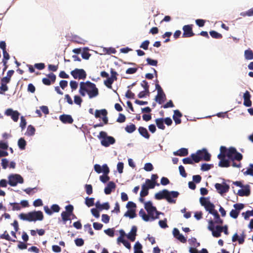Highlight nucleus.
<instances>
[{
	"label": "nucleus",
	"mask_w": 253,
	"mask_h": 253,
	"mask_svg": "<svg viewBox=\"0 0 253 253\" xmlns=\"http://www.w3.org/2000/svg\"><path fill=\"white\" fill-rule=\"evenodd\" d=\"M36 129L35 127L29 125L28 126L27 129V131L25 133V134L28 136H32L35 134Z\"/></svg>",
	"instance_id": "36"
},
{
	"label": "nucleus",
	"mask_w": 253,
	"mask_h": 253,
	"mask_svg": "<svg viewBox=\"0 0 253 253\" xmlns=\"http://www.w3.org/2000/svg\"><path fill=\"white\" fill-rule=\"evenodd\" d=\"M211 214H212L214 217L215 220L213 221L214 223H215L219 224H223V220L220 218V216L216 210L212 212Z\"/></svg>",
	"instance_id": "27"
},
{
	"label": "nucleus",
	"mask_w": 253,
	"mask_h": 253,
	"mask_svg": "<svg viewBox=\"0 0 253 253\" xmlns=\"http://www.w3.org/2000/svg\"><path fill=\"white\" fill-rule=\"evenodd\" d=\"M47 78H44L42 79V83L46 85H50L51 84H53L56 79L55 75L52 73H50L47 75Z\"/></svg>",
	"instance_id": "16"
},
{
	"label": "nucleus",
	"mask_w": 253,
	"mask_h": 253,
	"mask_svg": "<svg viewBox=\"0 0 253 253\" xmlns=\"http://www.w3.org/2000/svg\"><path fill=\"white\" fill-rule=\"evenodd\" d=\"M0 238L2 239H5L8 241H11L13 242H16L15 240H12L11 239L10 236L9 235L8 233H7V232L6 231H5L4 232L3 234H1L0 236Z\"/></svg>",
	"instance_id": "44"
},
{
	"label": "nucleus",
	"mask_w": 253,
	"mask_h": 253,
	"mask_svg": "<svg viewBox=\"0 0 253 253\" xmlns=\"http://www.w3.org/2000/svg\"><path fill=\"white\" fill-rule=\"evenodd\" d=\"M145 184L146 185V187L148 189H153L155 185H159V183H155L154 182L151 181V180L149 179L146 180Z\"/></svg>",
	"instance_id": "37"
},
{
	"label": "nucleus",
	"mask_w": 253,
	"mask_h": 253,
	"mask_svg": "<svg viewBox=\"0 0 253 253\" xmlns=\"http://www.w3.org/2000/svg\"><path fill=\"white\" fill-rule=\"evenodd\" d=\"M218 166L222 168H227L230 166V163L228 160L223 159L220 161Z\"/></svg>",
	"instance_id": "40"
},
{
	"label": "nucleus",
	"mask_w": 253,
	"mask_h": 253,
	"mask_svg": "<svg viewBox=\"0 0 253 253\" xmlns=\"http://www.w3.org/2000/svg\"><path fill=\"white\" fill-rule=\"evenodd\" d=\"M142 248V245L139 242H136L134 246V253H143Z\"/></svg>",
	"instance_id": "31"
},
{
	"label": "nucleus",
	"mask_w": 253,
	"mask_h": 253,
	"mask_svg": "<svg viewBox=\"0 0 253 253\" xmlns=\"http://www.w3.org/2000/svg\"><path fill=\"white\" fill-rule=\"evenodd\" d=\"M2 52L3 55V59L2 60V62L4 65H5L6 64V60H8L10 57L9 54L7 52L6 50L2 51Z\"/></svg>",
	"instance_id": "55"
},
{
	"label": "nucleus",
	"mask_w": 253,
	"mask_h": 253,
	"mask_svg": "<svg viewBox=\"0 0 253 253\" xmlns=\"http://www.w3.org/2000/svg\"><path fill=\"white\" fill-rule=\"evenodd\" d=\"M182 117V114L178 110L174 111V115H173V119L176 124H179L181 123L180 118Z\"/></svg>",
	"instance_id": "24"
},
{
	"label": "nucleus",
	"mask_w": 253,
	"mask_h": 253,
	"mask_svg": "<svg viewBox=\"0 0 253 253\" xmlns=\"http://www.w3.org/2000/svg\"><path fill=\"white\" fill-rule=\"evenodd\" d=\"M91 212L92 214L96 218H99L100 216V213L99 211V210L95 208H93L91 209Z\"/></svg>",
	"instance_id": "59"
},
{
	"label": "nucleus",
	"mask_w": 253,
	"mask_h": 253,
	"mask_svg": "<svg viewBox=\"0 0 253 253\" xmlns=\"http://www.w3.org/2000/svg\"><path fill=\"white\" fill-rule=\"evenodd\" d=\"M138 130L140 134L144 138L146 139H149L150 138V135L145 127L143 126H140L139 127Z\"/></svg>",
	"instance_id": "26"
},
{
	"label": "nucleus",
	"mask_w": 253,
	"mask_h": 253,
	"mask_svg": "<svg viewBox=\"0 0 253 253\" xmlns=\"http://www.w3.org/2000/svg\"><path fill=\"white\" fill-rule=\"evenodd\" d=\"M210 202V201H209V198L201 197L200 199V202L201 205L204 206V207Z\"/></svg>",
	"instance_id": "50"
},
{
	"label": "nucleus",
	"mask_w": 253,
	"mask_h": 253,
	"mask_svg": "<svg viewBox=\"0 0 253 253\" xmlns=\"http://www.w3.org/2000/svg\"><path fill=\"white\" fill-rule=\"evenodd\" d=\"M144 208L147 211L149 218L150 217L152 220L159 218L160 214H163V213L157 210L156 208L153 206L151 201L145 202Z\"/></svg>",
	"instance_id": "4"
},
{
	"label": "nucleus",
	"mask_w": 253,
	"mask_h": 253,
	"mask_svg": "<svg viewBox=\"0 0 253 253\" xmlns=\"http://www.w3.org/2000/svg\"><path fill=\"white\" fill-rule=\"evenodd\" d=\"M71 74L75 79H84L86 77L85 71L82 69H75L71 72Z\"/></svg>",
	"instance_id": "10"
},
{
	"label": "nucleus",
	"mask_w": 253,
	"mask_h": 253,
	"mask_svg": "<svg viewBox=\"0 0 253 253\" xmlns=\"http://www.w3.org/2000/svg\"><path fill=\"white\" fill-rule=\"evenodd\" d=\"M156 124L157 127L161 129L164 130L165 126L164 125V119L158 118L155 120Z\"/></svg>",
	"instance_id": "29"
},
{
	"label": "nucleus",
	"mask_w": 253,
	"mask_h": 253,
	"mask_svg": "<svg viewBox=\"0 0 253 253\" xmlns=\"http://www.w3.org/2000/svg\"><path fill=\"white\" fill-rule=\"evenodd\" d=\"M75 243L77 246L81 247L84 245V240L82 238H77L75 240Z\"/></svg>",
	"instance_id": "62"
},
{
	"label": "nucleus",
	"mask_w": 253,
	"mask_h": 253,
	"mask_svg": "<svg viewBox=\"0 0 253 253\" xmlns=\"http://www.w3.org/2000/svg\"><path fill=\"white\" fill-rule=\"evenodd\" d=\"M94 198L86 197L85 199V204L88 207H91L94 205Z\"/></svg>",
	"instance_id": "47"
},
{
	"label": "nucleus",
	"mask_w": 253,
	"mask_h": 253,
	"mask_svg": "<svg viewBox=\"0 0 253 253\" xmlns=\"http://www.w3.org/2000/svg\"><path fill=\"white\" fill-rule=\"evenodd\" d=\"M179 170L180 175L182 177H186L187 176V174L185 170V169H184V168L183 166H182V165L179 166Z\"/></svg>",
	"instance_id": "60"
},
{
	"label": "nucleus",
	"mask_w": 253,
	"mask_h": 253,
	"mask_svg": "<svg viewBox=\"0 0 253 253\" xmlns=\"http://www.w3.org/2000/svg\"><path fill=\"white\" fill-rule=\"evenodd\" d=\"M214 207H215L214 204L210 202L205 207V208L207 211H209L210 213L211 214L212 212L215 211V210L214 209Z\"/></svg>",
	"instance_id": "38"
},
{
	"label": "nucleus",
	"mask_w": 253,
	"mask_h": 253,
	"mask_svg": "<svg viewBox=\"0 0 253 253\" xmlns=\"http://www.w3.org/2000/svg\"><path fill=\"white\" fill-rule=\"evenodd\" d=\"M84 228L85 231H87L90 234V235H93L94 232L92 229L91 225L89 223L85 224L84 225Z\"/></svg>",
	"instance_id": "51"
},
{
	"label": "nucleus",
	"mask_w": 253,
	"mask_h": 253,
	"mask_svg": "<svg viewBox=\"0 0 253 253\" xmlns=\"http://www.w3.org/2000/svg\"><path fill=\"white\" fill-rule=\"evenodd\" d=\"M125 129L127 132L131 133L136 130V127L135 125L130 124L129 125L126 126Z\"/></svg>",
	"instance_id": "33"
},
{
	"label": "nucleus",
	"mask_w": 253,
	"mask_h": 253,
	"mask_svg": "<svg viewBox=\"0 0 253 253\" xmlns=\"http://www.w3.org/2000/svg\"><path fill=\"white\" fill-rule=\"evenodd\" d=\"M179 193L177 191H169L167 189H164L155 195V198L158 200L165 199L169 203H175L176 200L172 198H176Z\"/></svg>",
	"instance_id": "2"
},
{
	"label": "nucleus",
	"mask_w": 253,
	"mask_h": 253,
	"mask_svg": "<svg viewBox=\"0 0 253 253\" xmlns=\"http://www.w3.org/2000/svg\"><path fill=\"white\" fill-rule=\"evenodd\" d=\"M226 156L232 161L237 160L240 161L243 159V155L237 152L234 147H230L226 153Z\"/></svg>",
	"instance_id": "7"
},
{
	"label": "nucleus",
	"mask_w": 253,
	"mask_h": 253,
	"mask_svg": "<svg viewBox=\"0 0 253 253\" xmlns=\"http://www.w3.org/2000/svg\"><path fill=\"white\" fill-rule=\"evenodd\" d=\"M167 219L165 218L164 220H161L159 221L160 226L162 228H166L168 227L167 224Z\"/></svg>",
	"instance_id": "52"
},
{
	"label": "nucleus",
	"mask_w": 253,
	"mask_h": 253,
	"mask_svg": "<svg viewBox=\"0 0 253 253\" xmlns=\"http://www.w3.org/2000/svg\"><path fill=\"white\" fill-rule=\"evenodd\" d=\"M85 189L86 193L87 195H91L92 192V185L90 184H86L85 185Z\"/></svg>",
	"instance_id": "53"
},
{
	"label": "nucleus",
	"mask_w": 253,
	"mask_h": 253,
	"mask_svg": "<svg viewBox=\"0 0 253 253\" xmlns=\"http://www.w3.org/2000/svg\"><path fill=\"white\" fill-rule=\"evenodd\" d=\"M124 216H128L130 218H134L136 216L135 213V210L131 209L128 210L125 213Z\"/></svg>",
	"instance_id": "39"
},
{
	"label": "nucleus",
	"mask_w": 253,
	"mask_h": 253,
	"mask_svg": "<svg viewBox=\"0 0 253 253\" xmlns=\"http://www.w3.org/2000/svg\"><path fill=\"white\" fill-rule=\"evenodd\" d=\"M139 215L140 216H141L142 219L145 221H148L149 220V216L148 215H147L145 211L143 210V209H141L139 212Z\"/></svg>",
	"instance_id": "42"
},
{
	"label": "nucleus",
	"mask_w": 253,
	"mask_h": 253,
	"mask_svg": "<svg viewBox=\"0 0 253 253\" xmlns=\"http://www.w3.org/2000/svg\"><path fill=\"white\" fill-rule=\"evenodd\" d=\"M110 172L109 168H108L107 164H104L103 165V174L100 176V180L103 183H106L109 180L110 177L108 175Z\"/></svg>",
	"instance_id": "14"
},
{
	"label": "nucleus",
	"mask_w": 253,
	"mask_h": 253,
	"mask_svg": "<svg viewBox=\"0 0 253 253\" xmlns=\"http://www.w3.org/2000/svg\"><path fill=\"white\" fill-rule=\"evenodd\" d=\"M26 144V141L23 138H20L18 141V145L21 150H25Z\"/></svg>",
	"instance_id": "34"
},
{
	"label": "nucleus",
	"mask_w": 253,
	"mask_h": 253,
	"mask_svg": "<svg viewBox=\"0 0 253 253\" xmlns=\"http://www.w3.org/2000/svg\"><path fill=\"white\" fill-rule=\"evenodd\" d=\"M244 55L247 60L253 59V51L251 49L246 50L244 52Z\"/></svg>",
	"instance_id": "32"
},
{
	"label": "nucleus",
	"mask_w": 253,
	"mask_h": 253,
	"mask_svg": "<svg viewBox=\"0 0 253 253\" xmlns=\"http://www.w3.org/2000/svg\"><path fill=\"white\" fill-rule=\"evenodd\" d=\"M251 94L249 91L247 90L244 94V105L246 107H250L252 105V101L250 99Z\"/></svg>",
	"instance_id": "21"
},
{
	"label": "nucleus",
	"mask_w": 253,
	"mask_h": 253,
	"mask_svg": "<svg viewBox=\"0 0 253 253\" xmlns=\"http://www.w3.org/2000/svg\"><path fill=\"white\" fill-rule=\"evenodd\" d=\"M213 167L212 164H203L201 166V169L202 171H208Z\"/></svg>",
	"instance_id": "48"
},
{
	"label": "nucleus",
	"mask_w": 253,
	"mask_h": 253,
	"mask_svg": "<svg viewBox=\"0 0 253 253\" xmlns=\"http://www.w3.org/2000/svg\"><path fill=\"white\" fill-rule=\"evenodd\" d=\"M65 212L71 214L76 217V215L73 213L74 207L72 205H68L65 207Z\"/></svg>",
	"instance_id": "49"
},
{
	"label": "nucleus",
	"mask_w": 253,
	"mask_h": 253,
	"mask_svg": "<svg viewBox=\"0 0 253 253\" xmlns=\"http://www.w3.org/2000/svg\"><path fill=\"white\" fill-rule=\"evenodd\" d=\"M23 178L19 174H10L8 176V183L11 186H15L17 183H23Z\"/></svg>",
	"instance_id": "9"
},
{
	"label": "nucleus",
	"mask_w": 253,
	"mask_h": 253,
	"mask_svg": "<svg viewBox=\"0 0 253 253\" xmlns=\"http://www.w3.org/2000/svg\"><path fill=\"white\" fill-rule=\"evenodd\" d=\"M166 100V96L163 90L157 91V95L155 97V101L159 104H162Z\"/></svg>",
	"instance_id": "18"
},
{
	"label": "nucleus",
	"mask_w": 253,
	"mask_h": 253,
	"mask_svg": "<svg viewBox=\"0 0 253 253\" xmlns=\"http://www.w3.org/2000/svg\"><path fill=\"white\" fill-rule=\"evenodd\" d=\"M154 167L152 164L150 163H147L145 164L144 169L147 171H150L152 170Z\"/></svg>",
	"instance_id": "57"
},
{
	"label": "nucleus",
	"mask_w": 253,
	"mask_h": 253,
	"mask_svg": "<svg viewBox=\"0 0 253 253\" xmlns=\"http://www.w3.org/2000/svg\"><path fill=\"white\" fill-rule=\"evenodd\" d=\"M188 154V151L187 148H182L173 152V155L180 157L186 156Z\"/></svg>",
	"instance_id": "25"
},
{
	"label": "nucleus",
	"mask_w": 253,
	"mask_h": 253,
	"mask_svg": "<svg viewBox=\"0 0 253 253\" xmlns=\"http://www.w3.org/2000/svg\"><path fill=\"white\" fill-rule=\"evenodd\" d=\"M242 215L245 219H248L250 216H253V210L248 211L246 212H243Z\"/></svg>",
	"instance_id": "56"
},
{
	"label": "nucleus",
	"mask_w": 253,
	"mask_h": 253,
	"mask_svg": "<svg viewBox=\"0 0 253 253\" xmlns=\"http://www.w3.org/2000/svg\"><path fill=\"white\" fill-rule=\"evenodd\" d=\"M14 71L12 70H9L7 73V76L1 79V82L8 83L10 81L11 77L13 75Z\"/></svg>",
	"instance_id": "28"
},
{
	"label": "nucleus",
	"mask_w": 253,
	"mask_h": 253,
	"mask_svg": "<svg viewBox=\"0 0 253 253\" xmlns=\"http://www.w3.org/2000/svg\"><path fill=\"white\" fill-rule=\"evenodd\" d=\"M141 86L143 87L145 90L146 91V92L148 93V96L150 95V91H149V85L148 84V82L146 80H143L141 83Z\"/></svg>",
	"instance_id": "43"
},
{
	"label": "nucleus",
	"mask_w": 253,
	"mask_h": 253,
	"mask_svg": "<svg viewBox=\"0 0 253 253\" xmlns=\"http://www.w3.org/2000/svg\"><path fill=\"white\" fill-rule=\"evenodd\" d=\"M20 120V126L21 127L22 130H23L25 129L27 124L26 120L23 116L21 117Z\"/></svg>",
	"instance_id": "54"
},
{
	"label": "nucleus",
	"mask_w": 253,
	"mask_h": 253,
	"mask_svg": "<svg viewBox=\"0 0 253 253\" xmlns=\"http://www.w3.org/2000/svg\"><path fill=\"white\" fill-rule=\"evenodd\" d=\"M149 189L146 187V184H143L142 185L141 187V190L140 193V196L141 197H144L148 195L149 192H148Z\"/></svg>",
	"instance_id": "30"
},
{
	"label": "nucleus",
	"mask_w": 253,
	"mask_h": 253,
	"mask_svg": "<svg viewBox=\"0 0 253 253\" xmlns=\"http://www.w3.org/2000/svg\"><path fill=\"white\" fill-rule=\"evenodd\" d=\"M72 215L71 214L67 213L64 211H62L61 216L63 221L66 222L67 221L70 220V217Z\"/></svg>",
	"instance_id": "41"
},
{
	"label": "nucleus",
	"mask_w": 253,
	"mask_h": 253,
	"mask_svg": "<svg viewBox=\"0 0 253 253\" xmlns=\"http://www.w3.org/2000/svg\"><path fill=\"white\" fill-rule=\"evenodd\" d=\"M98 138L101 139V145L106 147L114 144L116 142V140L113 137L108 136L107 133L103 131L100 132Z\"/></svg>",
	"instance_id": "6"
},
{
	"label": "nucleus",
	"mask_w": 253,
	"mask_h": 253,
	"mask_svg": "<svg viewBox=\"0 0 253 253\" xmlns=\"http://www.w3.org/2000/svg\"><path fill=\"white\" fill-rule=\"evenodd\" d=\"M107 111L106 109H103L101 110H96L95 111V117L96 118H98L101 117V115L103 116L102 118V121L103 122L104 125L107 124L108 123V119L107 116Z\"/></svg>",
	"instance_id": "11"
},
{
	"label": "nucleus",
	"mask_w": 253,
	"mask_h": 253,
	"mask_svg": "<svg viewBox=\"0 0 253 253\" xmlns=\"http://www.w3.org/2000/svg\"><path fill=\"white\" fill-rule=\"evenodd\" d=\"M137 227L135 226H132L130 232L127 235V237L131 241L133 242L135 240V236H136Z\"/></svg>",
	"instance_id": "23"
},
{
	"label": "nucleus",
	"mask_w": 253,
	"mask_h": 253,
	"mask_svg": "<svg viewBox=\"0 0 253 253\" xmlns=\"http://www.w3.org/2000/svg\"><path fill=\"white\" fill-rule=\"evenodd\" d=\"M243 188L244 189L238 190L237 194L241 197L249 196L251 194L250 186L249 185H246Z\"/></svg>",
	"instance_id": "19"
},
{
	"label": "nucleus",
	"mask_w": 253,
	"mask_h": 253,
	"mask_svg": "<svg viewBox=\"0 0 253 253\" xmlns=\"http://www.w3.org/2000/svg\"><path fill=\"white\" fill-rule=\"evenodd\" d=\"M88 47H84L82 53V57L83 59L88 60L91 56V54L88 52Z\"/></svg>",
	"instance_id": "35"
},
{
	"label": "nucleus",
	"mask_w": 253,
	"mask_h": 253,
	"mask_svg": "<svg viewBox=\"0 0 253 253\" xmlns=\"http://www.w3.org/2000/svg\"><path fill=\"white\" fill-rule=\"evenodd\" d=\"M191 157L195 163H199L202 160L209 161L211 160V154L206 149L198 150L196 154H192Z\"/></svg>",
	"instance_id": "5"
},
{
	"label": "nucleus",
	"mask_w": 253,
	"mask_h": 253,
	"mask_svg": "<svg viewBox=\"0 0 253 253\" xmlns=\"http://www.w3.org/2000/svg\"><path fill=\"white\" fill-rule=\"evenodd\" d=\"M79 92L82 96H84L87 92L89 97L91 98L98 95V89L94 83L87 81L80 83Z\"/></svg>",
	"instance_id": "1"
},
{
	"label": "nucleus",
	"mask_w": 253,
	"mask_h": 253,
	"mask_svg": "<svg viewBox=\"0 0 253 253\" xmlns=\"http://www.w3.org/2000/svg\"><path fill=\"white\" fill-rule=\"evenodd\" d=\"M4 114L7 116H11V119L15 122L18 121L20 115L19 113L17 111H14L11 108L6 109Z\"/></svg>",
	"instance_id": "15"
},
{
	"label": "nucleus",
	"mask_w": 253,
	"mask_h": 253,
	"mask_svg": "<svg viewBox=\"0 0 253 253\" xmlns=\"http://www.w3.org/2000/svg\"><path fill=\"white\" fill-rule=\"evenodd\" d=\"M126 116L121 113H120L119 115V117L117 119V122L120 123H124L126 121Z\"/></svg>",
	"instance_id": "58"
},
{
	"label": "nucleus",
	"mask_w": 253,
	"mask_h": 253,
	"mask_svg": "<svg viewBox=\"0 0 253 253\" xmlns=\"http://www.w3.org/2000/svg\"><path fill=\"white\" fill-rule=\"evenodd\" d=\"M19 217L23 220L29 222L41 221L43 219V215L41 211H30L27 213H21Z\"/></svg>",
	"instance_id": "3"
},
{
	"label": "nucleus",
	"mask_w": 253,
	"mask_h": 253,
	"mask_svg": "<svg viewBox=\"0 0 253 253\" xmlns=\"http://www.w3.org/2000/svg\"><path fill=\"white\" fill-rule=\"evenodd\" d=\"M210 34L212 38L214 39H220L222 38V35L221 34L218 33L215 31H211L210 32Z\"/></svg>",
	"instance_id": "45"
},
{
	"label": "nucleus",
	"mask_w": 253,
	"mask_h": 253,
	"mask_svg": "<svg viewBox=\"0 0 253 253\" xmlns=\"http://www.w3.org/2000/svg\"><path fill=\"white\" fill-rule=\"evenodd\" d=\"M60 120L64 124H71L73 123V119L70 115L63 114L59 117Z\"/></svg>",
	"instance_id": "20"
},
{
	"label": "nucleus",
	"mask_w": 253,
	"mask_h": 253,
	"mask_svg": "<svg viewBox=\"0 0 253 253\" xmlns=\"http://www.w3.org/2000/svg\"><path fill=\"white\" fill-rule=\"evenodd\" d=\"M208 229L212 232V236L214 237H219L222 232V226L217 225L214 228V222L212 220L209 221Z\"/></svg>",
	"instance_id": "8"
},
{
	"label": "nucleus",
	"mask_w": 253,
	"mask_h": 253,
	"mask_svg": "<svg viewBox=\"0 0 253 253\" xmlns=\"http://www.w3.org/2000/svg\"><path fill=\"white\" fill-rule=\"evenodd\" d=\"M239 214V211L236 210H232L230 212V215L233 218H237Z\"/></svg>",
	"instance_id": "63"
},
{
	"label": "nucleus",
	"mask_w": 253,
	"mask_h": 253,
	"mask_svg": "<svg viewBox=\"0 0 253 253\" xmlns=\"http://www.w3.org/2000/svg\"><path fill=\"white\" fill-rule=\"evenodd\" d=\"M192 29V24L184 25L182 28V30L183 31L182 37L189 38L194 36L195 34L193 33Z\"/></svg>",
	"instance_id": "12"
},
{
	"label": "nucleus",
	"mask_w": 253,
	"mask_h": 253,
	"mask_svg": "<svg viewBox=\"0 0 253 253\" xmlns=\"http://www.w3.org/2000/svg\"><path fill=\"white\" fill-rule=\"evenodd\" d=\"M147 64L152 66H157L158 64V61L156 60H153L150 58L146 59Z\"/></svg>",
	"instance_id": "61"
},
{
	"label": "nucleus",
	"mask_w": 253,
	"mask_h": 253,
	"mask_svg": "<svg viewBox=\"0 0 253 253\" xmlns=\"http://www.w3.org/2000/svg\"><path fill=\"white\" fill-rule=\"evenodd\" d=\"M114 81L112 78L108 77L107 80L104 81V84L109 88H112V84Z\"/></svg>",
	"instance_id": "46"
},
{
	"label": "nucleus",
	"mask_w": 253,
	"mask_h": 253,
	"mask_svg": "<svg viewBox=\"0 0 253 253\" xmlns=\"http://www.w3.org/2000/svg\"><path fill=\"white\" fill-rule=\"evenodd\" d=\"M214 186L218 192L221 195L228 192L230 188L229 186L225 183H223L222 184L217 183Z\"/></svg>",
	"instance_id": "13"
},
{
	"label": "nucleus",
	"mask_w": 253,
	"mask_h": 253,
	"mask_svg": "<svg viewBox=\"0 0 253 253\" xmlns=\"http://www.w3.org/2000/svg\"><path fill=\"white\" fill-rule=\"evenodd\" d=\"M104 232L110 237H113L114 236V230L113 228H108L105 230Z\"/></svg>",
	"instance_id": "64"
},
{
	"label": "nucleus",
	"mask_w": 253,
	"mask_h": 253,
	"mask_svg": "<svg viewBox=\"0 0 253 253\" xmlns=\"http://www.w3.org/2000/svg\"><path fill=\"white\" fill-rule=\"evenodd\" d=\"M116 188V184L113 181H109L104 189V193L106 195L110 194L113 189Z\"/></svg>",
	"instance_id": "22"
},
{
	"label": "nucleus",
	"mask_w": 253,
	"mask_h": 253,
	"mask_svg": "<svg viewBox=\"0 0 253 253\" xmlns=\"http://www.w3.org/2000/svg\"><path fill=\"white\" fill-rule=\"evenodd\" d=\"M246 236V235L244 231L242 232V233L240 237H239L237 233H235L233 235L232 238V241L233 242H235L238 241L239 244H243L245 242Z\"/></svg>",
	"instance_id": "17"
}]
</instances>
